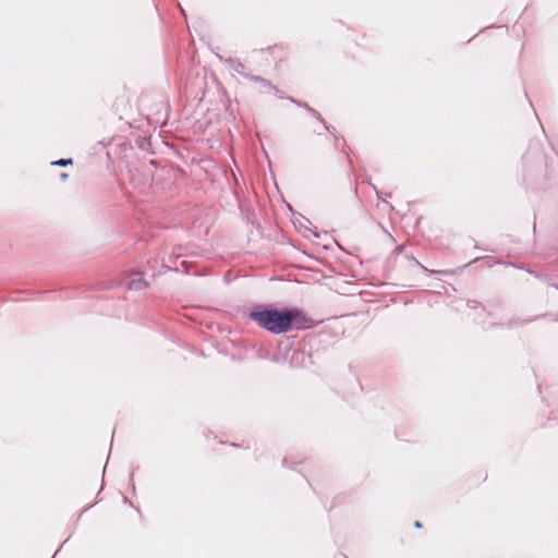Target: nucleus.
I'll use <instances>...</instances> for the list:
<instances>
[{"mask_svg": "<svg viewBox=\"0 0 558 558\" xmlns=\"http://www.w3.org/2000/svg\"><path fill=\"white\" fill-rule=\"evenodd\" d=\"M250 317L259 327L275 335L284 333L291 328L302 329L306 327L307 322L305 315L299 310L277 311L263 306L254 308Z\"/></svg>", "mask_w": 558, "mask_h": 558, "instance_id": "nucleus-1", "label": "nucleus"}, {"mask_svg": "<svg viewBox=\"0 0 558 558\" xmlns=\"http://www.w3.org/2000/svg\"><path fill=\"white\" fill-rule=\"evenodd\" d=\"M144 287H146V282L144 281L143 278L138 277V278H135V279H132L128 282V288L130 290H141L143 289Z\"/></svg>", "mask_w": 558, "mask_h": 558, "instance_id": "nucleus-2", "label": "nucleus"}, {"mask_svg": "<svg viewBox=\"0 0 558 558\" xmlns=\"http://www.w3.org/2000/svg\"><path fill=\"white\" fill-rule=\"evenodd\" d=\"M72 163V159L69 158V159H59L57 161H53L52 165L54 166H66V165H70Z\"/></svg>", "mask_w": 558, "mask_h": 558, "instance_id": "nucleus-3", "label": "nucleus"}, {"mask_svg": "<svg viewBox=\"0 0 558 558\" xmlns=\"http://www.w3.org/2000/svg\"><path fill=\"white\" fill-rule=\"evenodd\" d=\"M299 105H300V106H303L304 108H306V109H307V110H308V111H310L314 117H316L318 120H322L320 114H319L316 110H314V109L310 108L306 104H299Z\"/></svg>", "mask_w": 558, "mask_h": 558, "instance_id": "nucleus-4", "label": "nucleus"}, {"mask_svg": "<svg viewBox=\"0 0 558 558\" xmlns=\"http://www.w3.org/2000/svg\"><path fill=\"white\" fill-rule=\"evenodd\" d=\"M414 525H415L416 527H421V526H422V524H421V522H420V521H415Z\"/></svg>", "mask_w": 558, "mask_h": 558, "instance_id": "nucleus-5", "label": "nucleus"}]
</instances>
